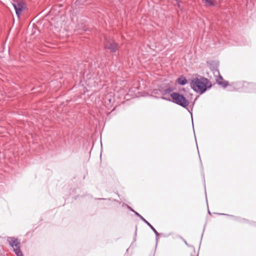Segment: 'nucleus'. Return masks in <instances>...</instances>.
<instances>
[{"instance_id":"9d476101","label":"nucleus","mask_w":256,"mask_h":256,"mask_svg":"<svg viewBox=\"0 0 256 256\" xmlns=\"http://www.w3.org/2000/svg\"><path fill=\"white\" fill-rule=\"evenodd\" d=\"M177 82L179 84L184 86L187 83L188 80L185 77L183 76H181L178 78Z\"/></svg>"},{"instance_id":"423d86ee","label":"nucleus","mask_w":256,"mask_h":256,"mask_svg":"<svg viewBox=\"0 0 256 256\" xmlns=\"http://www.w3.org/2000/svg\"><path fill=\"white\" fill-rule=\"evenodd\" d=\"M8 241L10 245L13 248H20V243L18 242V238L14 237H10L8 238Z\"/></svg>"},{"instance_id":"9b49d317","label":"nucleus","mask_w":256,"mask_h":256,"mask_svg":"<svg viewBox=\"0 0 256 256\" xmlns=\"http://www.w3.org/2000/svg\"><path fill=\"white\" fill-rule=\"evenodd\" d=\"M14 252L16 256H24L22 252L20 249L18 248H14Z\"/></svg>"},{"instance_id":"6e6552de","label":"nucleus","mask_w":256,"mask_h":256,"mask_svg":"<svg viewBox=\"0 0 256 256\" xmlns=\"http://www.w3.org/2000/svg\"><path fill=\"white\" fill-rule=\"evenodd\" d=\"M210 69L212 72L214 76H217L218 75H219L220 72L218 69V66L216 64H210Z\"/></svg>"},{"instance_id":"7ed1b4c3","label":"nucleus","mask_w":256,"mask_h":256,"mask_svg":"<svg viewBox=\"0 0 256 256\" xmlns=\"http://www.w3.org/2000/svg\"><path fill=\"white\" fill-rule=\"evenodd\" d=\"M12 4L15 10L16 14L19 18L22 12L25 9V4L22 0H14Z\"/></svg>"},{"instance_id":"ddd939ff","label":"nucleus","mask_w":256,"mask_h":256,"mask_svg":"<svg viewBox=\"0 0 256 256\" xmlns=\"http://www.w3.org/2000/svg\"><path fill=\"white\" fill-rule=\"evenodd\" d=\"M249 86L251 88H256V84H248Z\"/></svg>"},{"instance_id":"20e7f679","label":"nucleus","mask_w":256,"mask_h":256,"mask_svg":"<svg viewBox=\"0 0 256 256\" xmlns=\"http://www.w3.org/2000/svg\"><path fill=\"white\" fill-rule=\"evenodd\" d=\"M106 41L104 44L105 48L110 50L112 52H116L118 50V44L113 40L108 41L106 39Z\"/></svg>"},{"instance_id":"f03ea898","label":"nucleus","mask_w":256,"mask_h":256,"mask_svg":"<svg viewBox=\"0 0 256 256\" xmlns=\"http://www.w3.org/2000/svg\"><path fill=\"white\" fill-rule=\"evenodd\" d=\"M170 97L174 102L183 108H186L190 104L188 100L182 94L178 92H172L170 94Z\"/></svg>"},{"instance_id":"4468645a","label":"nucleus","mask_w":256,"mask_h":256,"mask_svg":"<svg viewBox=\"0 0 256 256\" xmlns=\"http://www.w3.org/2000/svg\"><path fill=\"white\" fill-rule=\"evenodd\" d=\"M162 99H164V100H167L166 98H165L164 97H162Z\"/></svg>"},{"instance_id":"39448f33","label":"nucleus","mask_w":256,"mask_h":256,"mask_svg":"<svg viewBox=\"0 0 256 256\" xmlns=\"http://www.w3.org/2000/svg\"><path fill=\"white\" fill-rule=\"evenodd\" d=\"M130 210L133 212L134 214L137 216H138V218H140L142 220L144 223L145 224H146L150 228V229L154 232L156 236H158V232L154 228L150 223L148 222L138 212L134 211V210H132V208H130Z\"/></svg>"},{"instance_id":"f8f14e48","label":"nucleus","mask_w":256,"mask_h":256,"mask_svg":"<svg viewBox=\"0 0 256 256\" xmlns=\"http://www.w3.org/2000/svg\"><path fill=\"white\" fill-rule=\"evenodd\" d=\"M172 91V90L168 88H166V90H164L162 92V94L164 95V94H169L170 92Z\"/></svg>"},{"instance_id":"dca6fc26","label":"nucleus","mask_w":256,"mask_h":256,"mask_svg":"<svg viewBox=\"0 0 256 256\" xmlns=\"http://www.w3.org/2000/svg\"><path fill=\"white\" fill-rule=\"evenodd\" d=\"M184 242L186 244L188 245V244H187V242H186V240H184Z\"/></svg>"},{"instance_id":"1a4fd4ad","label":"nucleus","mask_w":256,"mask_h":256,"mask_svg":"<svg viewBox=\"0 0 256 256\" xmlns=\"http://www.w3.org/2000/svg\"><path fill=\"white\" fill-rule=\"evenodd\" d=\"M206 6H214L216 4V0H202Z\"/></svg>"},{"instance_id":"2eb2a0df","label":"nucleus","mask_w":256,"mask_h":256,"mask_svg":"<svg viewBox=\"0 0 256 256\" xmlns=\"http://www.w3.org/2000/svg\"><path fill=\"white\" fill-rule=\"evenodd\" d=\"M178 7L180 8V4L178 3Z\"/></svg>"},{"instance_id":"f257e3e1","label":"nucleus","mask_w":256,"mask_h":256,"mask_svg":"<svg viewBox=\"0 0 256 256\" xmlns=\"http://www.w3.org/2000/svg\"><path fill=\"white\" fill-rule=\"evenodd\" d=\"M208 83V79L202 76H198L192 80L190 86L194 92L202 94L206 90V84Z\"/></svg>"},{"instance_id":"0eeeda50","label":"nucleus","mask_w":256,"mask_h":256,"mask_svg":"<svg viewBox=\"0 0 256 256\" xmlns=\"http://www.w3.org/2000/svg\"><path fill=\"white\" fill-rule=\"evenodd\" d=\"M216 77V82L218 84L221 86L223 88H226L229 84L228 81L224 80L220 74L219 75Z\"/></svg>"}]
</instances>
